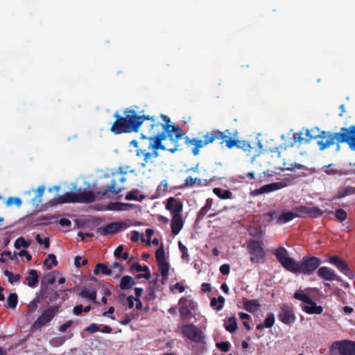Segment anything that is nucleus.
<instances>
[{"label":"nucleus","mask_w":355,"mask_h":355,"mask_svg":"<svg viewBox=\"0 0 355 355\" xmlns=\"http://www.w3.org/2000/svg\"><path fill=\"white\" fill-rule=\"evenodd\" d=\"M161 117L163 123L160 124L162 132L157 134V150L162 149L172 153L182 150V145L179 142L184 139L187 146H193L191 151L193 155L196 156L199 155L200 148L212 144L216 139L222 140L220 144L225 143L227 146V141L229 139L238 137L239 132L236 130L231 132L229 130L220 131L218 129H213L202 135L203 139L190 138L188 136H184V132L180 126L172 125L168 116L161 114Z\"/></svg>","instance_id":"nucleus-1"},{"label":"nucleus","mask_w":355,"mask_h":355,"mask_svg":"<svg viewBox=\"0 0 355 355\" xmlns=\"http://www.w3.org/2000/svg\"><path fill=\"white\" fill-rule=\"evenodd\" d=\"M126 173V171H123L122 168L119 167L118 171L112 174L111 183L107 186V189L105 191H98L96 193L92 191L86 190L78 193L67 192L53 199V202H51V205H55L71 202L91 203L94 202L96 199H101L103 196H106L109 193L116 195L124 189L122 184L126 180L125 177Z\"/></svg>","instance_id":"nucleus-2"},{"label":"nucleus","mask_w":355,"mask_h":355,"mask_svg":"<svg viewBox=\"0 0 355 355\" xmlns=\"http://www.w3.org/2000/svg\"><path fill=\"white\" fill-rule=\"evenodd\" d=\"M274 254L284 268L294 274L310 275L322 263L321 259L316 257H304L301 261H296L288 257V252L284 247L277 248Z\"/></svg>","instance_id":"nucleus-3"},{"label":"nucleus","mask_w":355,"mask_h":355,"mask_svg":"<svg viewBox=\"0 0 355 355\" xmlns=\"http://www.w3.org/2000/svg\"><path fill=\"white\" fill-rule=\"evenodd\" d=\"M113 116L115 121L110 128V131L114 135L138 132L145 120H153L152 116L139 114L132 108L123 110V115L119 112H115Z\"/></svg>","instance_id":"nucleus-4"},{"label":"nucleus","mask_w":355,"mask_h":355,"mask_svg":"<svg viewBox=\"0 0 355 355\" xmlns=\"http://www.w3.org/2000/svg\"><path fill=\"white\" fill-rule=\"evenodd\" d=\"M331 139H334V144H336V150L340 149V144L347 143L351 150L355 151V125L348 128H341L340 132H335Z\"/></svg>","instance_id":"nucleus-5"},{"label":"nucleus","mask_w":355,"mask_h":355,"mask_svg":"<svg viewBox=\"0 0 355 355\" xmlns=\"http://www.w3.org/2000/svg\"><path fill=\"white\" fill-rule=\"evenodd\" d=\"M247 251L251 255L252 263H263L265 260L266 252L263 249V243L261 241L250 239L247 243Z\"/></svg>","instance_id":"nucleus-6"},{"label":"nucleus","mask_w":355,"mask_h":355,"mask_svg":"<svg viewBox=\"0 0 355 355\" xmlns=\"http://www.w3.org/2000/svg\"><path fill=\"white\" fill-rule=\"evenodd\" d=\"M312 137L309 139H318L317 144L320 150H324L334 144V139H331L335 132L320 130L318 127L311 129Z\"/></svg>","instance_id":"nucleus-7"},{"label":"nucleus","mask_w":355,"mask_h":355,"mask_svg":"<svg viewBox=\"0 0 355 355\" xmlns=\"http://www.w3.org/2000/svg\"><path fill=\"white\" fill-rule=\"evenodd\" d=\"M59 306H50L42 313V314L33 322L32 328L39 329L50 322L58 312Z\"/></svg>","instance_id":"nucleus-8"},{"label":"nucleus","mask_w":355,"mask_h":355,"mask_svg":"<svg viewBox=\"0 0 355 355\" xmlns=\"http://www.w3.org/2000/svg\"><path fill=\"white\" fill-rule=\"evenodd\" d=\"M277 317L282 323L288 326H291L296 320L293 308L286 304L279 307Z\"/></svg>","instance_id":"nucleus-9"},{"label":"nucleus","mask_w":355,"mask_h":355,"mask_svg":"<svg viewBox=\"0 0 355 355\" xmlns=\"http://www.w3.org/2000/svg\"><path fill=\"white\" fill-rule=\"evenodd\" d=\"M182 332L189 340L195 343H201L204 339L201 330L192 324L183 325L182 327Z\"/></svg>","instance_id":"nucleus-10"},{"label":"nucleus","mask_w":355,"mask_h":355,"mask_svg":"<svg viewBox=\"0 0 355 355\" xmlns=\"http://www.w3.org/2000/svg\"><path fill=\"white\" fill-rule=\"evenodd\" d=\"M328 261L336 267V268L345 275L350 279H353L354 276L353 271L350 269L347 263L339 257L331 255L329 257Z\"/></svg>","instance_id":"nucleus-11"},{"label":"nucleus","mask_w":355,"mask_h":355,"mask_svg":"<svg viewBox=\"0 0 355 355\" xmlns=\"http://www.w3.org/2000/svg\"><path fill=\"white\" fill-rule=\"evenodd\" d=\"M332 348L340 355H355V343L352 341H336L332 343Z\"/></svg>","instance_id":"nucleus-12"},{"label":"nucleus","mask_w":355,"mask_h":355,"mask_svg":"<svg viewBox=\"0 0 355 355\" xmlns=\"http://www.w3.org/2000/svg\"><path fill=\"white\" fill-rule=\"evenodd\" d=\"M129 225L123 222H113L107 225L100 227L98 232L103 236L114 234L122 230H125Z\"/></svg>","instance_id":"nucleus-13"},{"label":"nucleus","mask_w":355,"mask_h":355,"mask_svg":"<svg viewBox=\"0 0 355 355\" xmlns=\"http://www.w3.org/2000/svg\"><path fill=\"white\" fill-rule=\"evenodd\" d=\"M195 309L194 302L187 298L181 297L179 300V311L181 317L187 320L189 316L192 315L191 311Z\"/></svg>","instance_id":"nucleus-14"},{"label":"nucleus","mask_w":355,"mask_h":355,"mask_svg":"<svg viewBox=\"0 0 355 355\" xmlns=\"http://www.w3.org/2000/svg\"><path fill=\"white\" fill-rule=\"evenodd\" d=\"M149 148L152 149V153L147 152L146 150H137V155H142L144 156L142 166L146 167L148 164L153 163V159L155 157V136L150 137Z\"/></svg>","instance_id":"nucleus-15"},{"label":"nucleus","mask_w":355,"mask_h":355,"mask_svg":"<svg viewBox=\"0 0 355 355\" xmlns=\"http://www.w3.org/2000/svg\"><path fill=\"white\" fill-rule=\"evenodd\" d=\"M317 275L320 279L325 281H342V278L338 276L334 270L327 266L319 268L317 271Z\"/></svg>","instance_id":"nucleus-16"},{"label":"nucleus","mask_w":355,"mask_h":355,"mask_svg":"<svg viewBox=\"0 0 355 355\" xmlns=\"http://www.w3.org/2000/svg\"><path fill=\"white\" fill-rule=\"evenodd\" d=\"M286 187V184L284 182H276L263 185L261 188L255 189L254 192L256 194L259 195L281 189Z\"/></svg>","instance_id":"nucleus-17"},{"label":"nucleus","mask_w":355,"mask_h":355,"mask_svg":"<svg viewBox=\"0 0 355 355\" xmlns=\"http://www.w3.org/2000/svg\"><path fill=\"white\" fill-rule=\"evenodd\" d=\"M183 205L182 203L175 198L174 197H170L167 200V202L166 205V209L168 211H171L173 214H180L182 211Z\"/></svg>","instance_id":"nucleus-18"},{"label":"nucleus","mask_w":355,"mask_h":355,"mask_svg":"<svg viewBox=\"0 0 355 355\" xmlns=\"http://www.w3.org/2000/svg\"><path fill=\"white\" fill-rule=\"evenodd\" d=\"M234 147L243 149L244 151H250L251 146L249 142L237 139H229L227 141V148L231 149Z\"/></svg>","instance_id":"nucleus-19"},{"label":"nucleus","mask_w":355,"mask_h":355,"mask_svg":"<svg viewBox=\"0 0 355 355\" xmlns=\"http://www.w3.org/2000/svg\"><path fill=\"white\" fill-rule=\"evenodd\" d=\"M184 225V222L180 214H173L171 221V227L172 234L174 235H177L181 231Z\"/></svg>","instance_id":"nucleus-20"},{"label":"nucleus","mask_w":355,"mask_h":355,"mask_svg":"<svg viewBox=\"0 0 355 355\" xmlns=\"http://www.w3.org/2000/svg\"><path fill=\"white\" fill-rule=\"evenodd\" d=\"M130 270L133 272L134 270H136L137 272H144L143 274H139L137 275V277L138 279L141 278H145L146 279H148L150 277V272L148 269V267L146 266H142L139 262H135L132 263V265L130 267Z\"/></svg>","instance_id":"nucleus-21"},{"label":"nucleus","mask_w":355,"mask_h":355,"mask_svg":"<svg viewBox=\"0 0 355 355\" xmlns=\"http://www.w3.org/2000/svg\"><path fill=\"white\" fill-rule=\"evenodd\" d=\"M302 309L309 314H320L323 311V308L321 306H318L315 302L312 300L311 302H307Z\"/></svg>","instance_id":"nucleus-22"},{"label":"nucleus","mask_w":355,"mask_h":355,"mask_svg":"<svg viewBox=\"0 0 355 355\" xmlns=\"http://www.w3.org/2000/svg\"><path fill=\"white\" fill-rule=\"evenodd\" d=\"M39 282V276L37 272L31 269L28 271V275L25 279V283L31 288H35Z\"/></svg>","instance_id":"nucleus-23"},{"label":"nucleus","mask_w":355,"mask_h":355,"mask_svg":"<svg viewBox=\"0 0 355 355\" xmlns=\"http://www.w3.org/2000/svg\"><path fill=\"white\" fill-rule=\"evenodd\" d=\"M78 295L83 298H87L89 300L93 302L94 303L98 304L96 300L97 293L95 288H93L92 290L89 291L86 288H83Z\"/></svg>","instance_id":"nucleus-24"},{"label":"nucleus","mask_w":355,"mask_h":355,"mask_svg":"<svg viewBox=\"0 0 355 355\" xmlns=\"http://www.w3.org/2000/svg\"><path fill=\"white\" fill-rule=\"evenodd\" d=\"M157 265L162 277V284H164V281L168 279L170 264L166 260H162L157 261Z\"/></svg>","instance_id":"nucleus-25"},{"label":"nucleus","mask_w":355,"mask_h":355,"mask_svg":"<svg viewBox=\"0 0 355 355\" xmlns=\"http://www.w3.org/2000/svg\"><path fill=\"white\" fill-rule=\"evenodd\" d=\"M260 306L257 300H245L243 301V308L250 313H254Z\"/></svg>","instance_id":"nucleus-26"},{"label":"nucleus","mask_w":355,"mask_h":355,"mask_svg":"<svg viewBox=\"0 0 355 355\" xmlns=\"http://www.w3.org/2000/svg\"><path fill=\"white\" fill-rule=\"evenodd\" d=\"M224 327L226 331L230 333H234L238 329L237 320L236 317H230L227 318L224 323Z\"/></svg>","instance_id":"nucleus-27"},{"label":"nucleus","mask_w":355,"mask_h":355,"mask_svg":"<svg viewBox=\"0 0 355 355\" xmlns=\"http://www.w3.org/2000/svg\"><path fill=\"white\" fill-rule=\"evenodd\" d=\"M135 284L134 279L128 275L123 276L119 283V288L121 290H127L132 288Z\"/></svg>","instance_id":"nucleus-28"},{"label":"nucleus","mask_w":355,"mask_h":355,"mask_svg":"<svg viewBox=\"0 0 355 355\" xmlns=\"http://www.w3.org/2000/svg\"><path fill=\"white\" fill-rule=\"evenodd\" d=\"M225 299L223 296H219L218 298L213 297L210 301V306L214 309L217 312L223 309Z\"/></svg>","instance_id":"nucleus-29"},{"label":"nucleus","mask_w":355,"mask_h":355,"mask_svg":"<svg viewBox=\"0 0 355 355\" xmlns=\"http://www.w3.org/2000/svg\"><path fill=\"white\" fill-rule=\"evenodd\" d=\"M295 218L293 211H285L280 214L277 220V223L279 225L285 224Z\"/></svg>","instance_id":"nucleus-30"},{"label":"nucleus","mask_w":355,"mask_h":355,"mask_svg":"<svg viewBox=\"0 0 355 355\" xmlns=\"http://www.w3.org/2000/svg\"><path fill=\"white\" fill-rule=\"evenodd\" d=\"M213 191L220 199L226 200L232 198V193L228 189L214 188Z\"/></svg>","instance_id":"nucleus-31"},{"label":"nucleus","mask_w":355,"mask_h":355,"mask_svg":"<svg viewBox=\"0 0 355 355\" xmlns=\"http://www.w3.org/2000/svg\"><path fill=\"white\" fill-rule=\"evenodd\" d=\"M309 207L300 205L293 208V213L295 218H306L308 216Z\"/></svg>","instance_id":"nucleus-32"},{"label":"nucleus","mask_w":355,"mask_h":355,"mask_svg":"<svg viewBox=\"0 0 355 355\" xmlns=\"http://www.w3.org/2000/svg\"><path fill=\"white\" fill-rule=\"evenodd\" d=\"M55 279L56 278L53 272H49L45 275L41 281V287L45 288L47 287L48 285H52L55 283Z\"/></svg>","instance_id":"nucleus-33"},{"label":"nucleus","mask_w":355,"mask_h":355,"mask_svg":"<svg viewBox=\"0 0 355 355\" xmlns=\"http://www.w3.org/2000/svg\"><path fill=\"white\" fill-rule=\"evenodd\" d=\"M58 263L56 256L54 254H49L44 261V265L47 269H51L53 266H56Z\"/></svg>","instance_id":"nucleus-34"},{"label":"nucleus","mask_w":355,"mask_h":355,"mask_svg":"<svg viewBox=\"0 0 355 355\" xmlns=\"http://www.w3.org/2000/svg\"><path fill=\"white\" fill-rule=\"evenodd\" d=\"M154 234V230L153 229H147L146 230V234H141V241L142 243H146L148 245L151 243L153 245H155V239L153 241H150L151 236Z\"/></svg>","instance_id":"nucleus-35"},{"label":"nucleus","mask_w":355,"mask_h":355,"mask_svg":"<svg viewBox=\"0 0 355 355\" xmlns=\"http://www.w3.org/2000/svg\"><path fill=\"white\" fill-rule=\"evenodd\" d=\"M212 206V200L207 199L205 205L200 209L198 214V219L201 220L207 214V213L211 209Z\"/></svg>","instance_id":"nucleus-36"},{"label":"nucleus","mask_w":355,"mask_h":355,"mask_svg":"<svg viewBox=\"0 0 355 355\" xmlns=\"http://www.w3.org/2000/svg\"><path fill=\"white\" fill-rule=\"evenodd\" d=\"M99 271H101L103 275H112V270L110 268H108L105 264L103 263H97L96 265V267L94 270V273L95 275H98Z\"/></svg>","instance_id":"nucleus-37"},{"label":"nucleus","mask_w":355,"mask_h":355,"mask_svg":"<svg viewBox=\"0 0 355 355\" xmlns=\"http://www.w3.org/2000/svg\"><path fill=\"white\" fill-rule=\"evenodd\" d=\"M324 211L318 207H309L308 216L311 218H319L324 214Z\"/></svg>","instance_id":"nucleus-38"},{"label":"nucleus","mask_w":355,"mask_h":355,"mask_svg":"<svg viewBox=\"0 0 355 355\" xmlns=\"http://www.w3.org/2000/svg\"><path fill=\"white\" fill-rule=\"evenodd\" d=\"M119 300L122 302L123 304H127L130 309L134 307L135 301H136V298L131 295L125 299V296L123 294L119 295Z\"/></svg>","instance_id":"nucleus-39"},{"label":"nucleus","mask_w":355,"mask_h":355,"mask_svg":"<svg viewBox=\"0 0 355 355\" xmlns=\"http://www.w3.org/2000/svg\"><path fill=\"white\" fill-rule=\"evenodd\" d=\"M132 207V205L123 202H115L111 205V209L115 211H126Z\"/></svg>","instance_id":"nucleus-40"},{"label":"nucleus","mask_w":355,"mask_h":355,"mask_svg":"<svg viewBox=\"0 0 355 355\" xmlns=\"http://www.w3.org/2000/svg\"><path fill=\"white\" fill-rule=\"evenodd\" d=\"M18 302V296L15 293H10L7 299V306L10 309H15Z\"/></svg>","instance_id":"nucleus-41"},{"label":"nucleus","mask_w":355,"mask_h":355,"mask_svg":"<svg viewBox=\"0 0 355 355\" xmlns=\"http://www.w3.org/2000/svg\"><path fill=\"white\" fill-rule=\"evenodd\" d=\"M294 298L296 299V300H298L300 301H302L304 303H307V302H311V298L309 295L305 294L303 293L302 291L300 290V291H297L295 293H294Z\"/></svg>","instance_id":"nucleus-42"},{"label":"nucleus","mask_w":355,"mask_h":355,"mask_svg":"<svg viewBox=\"0 0 355 355\" xmlns=\"http://www.w3.org/2000/svg\"><path fill=\"white\" fill-rule=\"evenodd\" d=\"M5 276L8 277V281L10 284H13L14 282H17L21 279V275L19 274H13L12 272L5 270L3 272Z\"/></svg>","instance_id":"nucleus-43"},{"label":"nucleus","mask_w":355,"mask_h":355,"mask_svg":"<svg viewBox=\"0 0 355 355\" xmlns=\"http://www.w3.org/2000/svg\"><path fill=\"white\" fill-rule=\"evenodd\" d=\"M123 248L122 245H119L114 250V254L117 259H123V260H126L129 257V253L128 252H123Z\"/></svg>","instance_id":"nucleus-44"},{"label":"nucleus","mask_w":355,"mask_h":355,"mask_svg":"<svg viewBox=\"0 0 355 355\" xmlns=\"http://www.w3.org/2000/svg\"><path fill=\"white\" fill-rule=\"evenodd\" d=\"M29 245L30 243L22 236L17 238L15 242V248L16 249H20L21 248H27Z\"/></svg>","instance_id":"nucleus-45"},{"label":"nucleus","mask_w":355,"mask_h":355,"mask_svg":"<svg viewBox=\"0 0 355 355\" xmlns=\"http://www.w3.org/2000/svg\"><path fill=\"white\" fill-rule=\"evenodd\" d=\"M178 248L182 253L181 258L183 261L188 262L189 261V254L187 247L181 242H178Z\"/></svg>","instance_id":"nucleus-46"},{"label":"nucleus","mask_w":355,"mask_h":355,"mask_svg":"<svg viewBox=\"0 0 355 355\" xmlns=\"http://www.w3.org/2000/svg\"><path fill=\"white\" fill-rule=\"evenodd\" d=\"M201 184V179L198 178H192L191 176L186 178L184 180V187H191L194 186L195 184Z\"/></svg>","instance_id":"nucleus-47"},{"label":"nucleus","mask_w":355,"mask_h":355,"mask_svg":"<svg viewBox=\"0 0 355 355\" xmlns=\"http://www.w3.org/2000/svg\"><path fill=\"white\" fill-rule=\"evenodd\" d=\"M275 322V318L273 313H268L264 320L263 325L266 328H271Z\"/></svg>","instance_id":"nucleus-48"},{"label":"nucleus","mask_w":355,"mask_h":355,"mask_svg":"<svg viewBox=\"0 0 355 355\" xmlns=\"http://www.w3.org/2000/svg\"><path fill=\"white\" fill-rule=\"evenodd\" d=\"M336 220L342 223L347 219V212L343 209H338L335 212Z\"/></svg>","instance_id":"nucleus-49"},{"label":"nucleus","mask_w":355,"mask_h":355,"mask_svg":"<svg viewBox=\"0 0 355 355\" xmlns=\"http://www.w3.org/2000/svg\"><path fill=\"white\" fill-rule=\"evenodd\" d=\"M21 204L22 201L18 197H9L6 202V205L7 206H11L12 205H15L17 207H19L21 205Z\"/></svg>","instance_id":"nucleus-50"},{"label":"nucleus","mask_w":355,"mask_h":355,"mask_svg":"<svg viewBox=\"0 0 355 355\" xmlns=\"http://www.w3.org/2000/svg\"><path fill=\"white\" fill-rule=\"evenodd\" d=\"M216 346L222 352H227L230 350V343L228 341H222L220 343H217Z\"/></svg>","instance_id":"nucleus-51"},{"label":"nucleus","mask_w":355,"mask_h":355,"mask_svg":"<svg viewBox=\"0 0 355 355\" xmlns=\"http://www.w3.org/2000/svg\"><path fill=\"white\" fill-rule=\"evenodd\" d=\"M35 240L39 244H43L45 248H49L50 246L49 239L47 237L42 239L40 234H37L35 236Z\"/></svg>","instance_id":"nucleus-52"},{"label":"nucleus","mask_w":355,"mask_h":355,"mask_svg":"<svg viewBox=\"0 0 355 355\" xmlns=\"http://www.w3.org/2000/svg\"><path fill=\"white\" fill-rule=\"evenodd\" d=\"M88 263L87 259H82L80 256H76L74 259V265L77 268H80L81 266H86Z\"/></svg>","instance_id":"nucleus-53"},{"label":"nucleus","mask_w":355,"mask_h":355,"mask_svg":"<svg viewBox=\"0 0 355 355\" xmlns=\"http://www.w3.org/2000/svg\"><path fill=\"white\" fill-rule=\"evenodd\" d=\"M48 292H49V288L47 287H45V288L41 287L40 294L38 297H37L36 302H40L45 298H47L48 297Z\"/></svg>","instance_id":"nucleus-54"},{"label":"nucleus","mask_w":355,"mask_h":355,"mask_svg":"<svg viewBox=\"0 0 355 355\" xmlns=\"http://www.w3.org/2000/svg\"><path fill=\"white\" fill-rule=\"evenodd\" d=\"M166 260L165 252L163 245L157 248V261Z\"/></svg>","instance_id":"nucleus-55"},{"label":"nucleus","mask_w":355,"mask_h":355,"mask_svg":"<svg viewBox=\"0 0 355 355\" xmlns=\"http://www.w3.org/2000/svg\"><path fill=\"white\" fill-rule=\"evenodd\" d=\"M303 132H298L297 133V137H296V135H293V143L291 144V146H293V144L295 143H296V141H299L300 143H302V142H304L305 143V137H303Z\"/></svg>","instance_id":"nucleus-56"},{"label":"nucleus","mask_w":355,"mask_h":355,"mask_svg":"<svg viewBox=\"0 0 355 355\" xmlns=\"http://www.w3.org/2000/svg\"><path fill=\"white\" fill-rule=\"evenodd\" d=\"M65 340L66 339L64 336L55 337L51 340V343H53L55 346H60L65 342Z\"/></svg>","instance_id":"nucleus-57"},{"label":"nucleus","mask_w":355,"mask_h":355,"mask_svg":"<svg viewBox=\"0 0 355 355\" xmlns=\"http://www.w3.org/2000/svg\"><path fill=\"white\" fill-rule=\"evenodd\" d=\"M86 331L89 334H94L100 331L99 326L97 324L93 323L91 324L89 327H87L85 329Z\"/></svg>","instance_id":"nucleus-58"},{"label":"nucleus","mask_w":355,"mask_h":355,"mask_svg":"<svg viewBox=\"0 0 355 355\" xmlns=\"http://www.w3.org/2000/svg\"><path fill=\"white\" fill-rule=\"evenodd\" d=\"M37 309V304L35 300L31 301V302L28 305V313H33Z\"/></svg>","instance_id":"nucleus-59"},{"label":"nucleus","mask_w":355,"mask_h":355,"mask_svg":"<svg viewBox=\"0 0 355 355\" xmlns=\"http://www.w3.org/2000/svg\"><path fill=\"white\" fill-rule=\"evenodd\" d=\"M73 321L68 320L67 322H66L65 323L59 327V331L60 332H65L68 328L73 325Z\"/></svg>","instance_id":"nucleus-60"},{"label":"nucleus","mask_w":355,"mask_h":355,"mask_svg":"<svg viewBox=\"0 0 355 355\" xmlns=\"http://www.w3.org/2000/svg\"><path fill=\"white\" fill-rule=\"evenodd\" d=\"M219 270L222 275H228L230 272V266L227 263L223 264L220 266Z\"/></svg>","instance_id":"nucleus-61"},{"label":"nucleus","mask_w":355,"mask_h":355,"mask_svg":"<svg viewBox=\"0 0 355 355\" xmlns=\"http://www.w3.org/2000/svg\"><path fill=\"white\" fill-rule=\"evenodd\" d=\"M125 199L127 200H137V191H130L125 197Z\"/></svg>","instance_id":"nucleus-62"},{"label":"nucleus","mask_w":355,"mask_h":355,"mask_svg":"<svg viewBox=\"0 0 355 355\" xmlns=\"http://www.w3.org/2000/svg\"><path fill=\"white\" fill-rule=\"evenodd\" d=\"M141 235L139 234V232L135 230V231L132 232V235H131L130 239L132 242H137L139 239H141Z\"/></svg>","instance_id":"nucleus-63"},{"label":"nucleus","mask_w":355,"mask_h":355,"mask_svg":"<svg viewBox=\"0 0 355 355\" xmlns=\"http://www.w3.org/2000/svg\"><path fill=\"white\" fill-rule=\"evenodd\" d=\"M59 224L62 227H69L71 223L68 218H62L59 220Z\"/></svg>","instance_id":"nucleus-64"}]
</instances>
